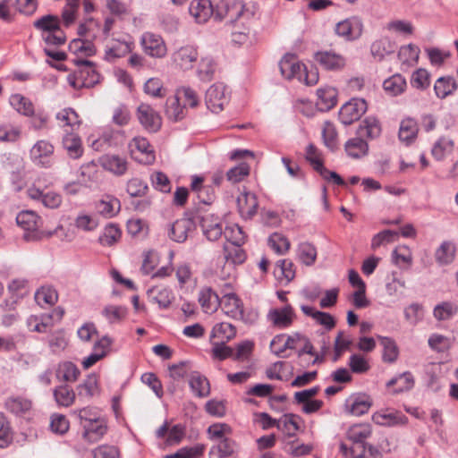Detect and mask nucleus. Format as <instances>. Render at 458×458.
I'll list each match as a JSON object with an SVG mask.
<instances>
[{"instance_id":"1","label":"nucleus","mask_w":458,"mask_h":458,"mask_svg":"<svg viewBox=\"0 0 458 458\" xmlns=\"http://www.w3.org/2000/svg\"><path fill=\"white\" fill-rule=\"evenodd\" d=\"M207 434L215 445L210 449L216 458H238L240 445L231 437L233 429L226 423H213L207 429Z\"/></svg>"},{"instance_id":"2","label":"nucleus","mask_w":458,"mask_h":458,"mask_svg":"<svg viewBox=\"0 0 458 458\" xmlns=\"http://www.w3.org/2000/svg\"><path fill=\"white\" fill-rule=\"evenodd\" d=\"M36 30L40 31L41 38L47 46H63L66 42V35L61 29V20L56 15L47 14L33 22Z\"/></svg>"},{"instance_id":"3","label":"nucleus","mask_w":458,"mask_h":458,"mask_svg":"<svg viewBox=\"0 0 458 458\" xmlns=\"http://www.w3.org/2000/svg\"><path fill=\"white\" fill-rule=\"evenodd\" d=\"M251 13L242 3H234L225 11L226 25L232 27L233 41L242 43L247 39L249 29L246 24Z\"/></svg>"},{"instance_id":"4","label":"nucleus","mask_w":458,"mask_h":458,"mask_svg":"<svg viewBox=\"0 0 458 458\" xmlns=\"http://www.w3.org/2000/svg\"><path fill=\"white\" fill-rule=\"evenodd\" d=\"M75 64L79 68L74 72L72 79L70 78L72 87L74 89L91 88L99 82L100 75L90 61L76 59Z\"/></svg>"},{"instance_id":"5","label":"nucleus","mask_w":458,"mask_h":458,"mask_svg":"<svg viewBox=\"0 0 458 458\" xmlns=\"http://www.w3.org/2000/svg\"><path fill=\"white\" fill-rule=\"evenodd\" d=\"M219 305L224 313L233 319L242 320L249 324L254 323L257 319L256 313H250L248 316L244 315L243 304L234 293L224 295L220 300Z\"/></svg>"},{"instance_id":"6","label":"nucleus","mask_w":458,"mask_h":458,"mask_svg":"<svg viewBox=\"0 0 458 458\" xmlns=\"http://www.w3.org/2000/svg\"><path fill=\"white\" fill-rule=\"evenodd\" d=\"M16 223L23 231V238L27 242H35L41 238L38 231L42 220L37 213L31 210H22L16 216Z\"/></svg>"},{"instance_id":"7","label":"nucleus","mask_w":458,"mask_h":458,"mask_svg":"<svg viewBox=\"0 0 458 458\" xmlns=\"http://www.w3.org/2000/svg\"><path fill=\"white\" fill-rule=\"evenodd\" d=\"M297 316L293 306L289 303L282 307L269 310L267 315V320L277 329H285L290 327Z\"/></svg>"},{"instance_id":"8","label":"nucleus","mask_w":458,"mask_h":458,"mask_svg":"<svg viewBox=\"0 0 458 458\" xmlns=\"http://www.w3.org/2000/svg\"><path fill=\"white\" fill-rule=\"evenodd\" d=\"M189 12L197 23L207 22L213 15L216 21H222L224 16L219 13H215L214 6L210 0H193L191 2Z\"/></svg>"},{"instance_id":"9","label":"nucleus","mask_w":458,"mask_h":458,"mask_svg":"<svg viewBox=\"0 0 458 458\" xmlns=\"http://www.w3.org/2000/svg\"><path fill=\"white\" fill-rule=\"evenodd\" d=\"M362 31V21L357 16H352L339 21L335 28L336 35L346 41H353L360 38Z\"/></svg>"},{"instance_id":"10","label":"nucleus","mask_w":458,"mask_h":458,"mask_svg":"<svg viewBox=\"0 0 458 458\" xmlns=\"http://www.w3.org/2000/svg\"><path fill=\"white\" fill-rule=\"evenodd\" d=\"M131 156L143 165L154 163L156 156L148 140L143 137H134L130 144Z\"/></svg>"},{"instance_id":"11","label":"nucleus","mask_w":458,"mask_h":458,"mask_svg":"<svg viewBox=\"0 0 458 458\" xmlns=\"http://www.w3.org/2000/svg\"><path fill=\"white\" fill-rule=\"evenodd\" d=\"M136 114L140 123L146 131L157 132L161 128V116L150 105L141 103L137 108Z\"/></svg>"},{"instance_id":"12","label":"nucleus","mask_w":458,"mask_h":458,"mask_svg":"<svg viewBox=\"0 0 458 458\" xmlns=\"http://www.w3.org/2000/svg\"><path fill=\"white\" fill-rule=\"evenodd\" d=\"M368 108L363 98H352L339 111V119L344 125H349L359 120Z\"/></svg>"},{"instance_id":"13","label":"nucleus","mask_w":458,"mask_h":458,"mask_svg":"<svg viewBox=\"0 0 458 458\" xmlns=\"http://www.w3.org/2000/svg\"><path fill=\"white\" fill-rule=\"evenodd\" d=\"M227 103L226 87L223 83H215L208 88L206 92V105L211 112H221Z\"/></svg>"},{"instance_id":"14","label":"nucleus","mask_w":458,"mask_h":458,"mask_svg":"<svg viewBox=\"0 0 458 458\" xmlns=\"http://www.w3.org/2000/svg\"><path fill=\"white\" fill-rule=\"evenodd\" d=\"M314 60L327 71L338 72L346 65V58L334 50L318 51Z\"/></svg>"},{"instance_id":"15","label":"nucleus","mask_w":458,"mask_h":458,"mask_svg":"<svg viewBox=\"0 0 458 458\" xmlns=\"http://www.w3.org/2000/svg\"><path fill=\"white\" fill-rule=\"evenodd\" d=\"M198 58V47L194 45L182 46L176 49L172 55L173 63L184 71L191 69Z\"/></svg>"},{"instance_id":"16","label":"nucleus","mask_w":458,"mask_h":458,"mask_svg":"<svg viewBox=\"0 0 458 458\" xmlns=\"http://www.w3.org/2000/svg\"><path fill=\"white\" fill-rule=\"evenodd\" d=\"M54 154V146L47 140H38L30 151L32 162L42 167H50L51 157Z\"/></svg>"},{"instance_id":"17","label":"nucleus","mask_w":458,"mask_h":458,"mask_svg":"<svg viewBox=\"0 0 458 458\" xmlns=\"http://www.w3.org/2000/svg\"><path fill=\"white\" fill-rule=\"evenodd\" d=\"M195 229L196 224L192 219L182 217L169 225L167 234L172 241L182 243Z\"/></svg>"},{"instance_id":"18","label":"nucleus","mask_w":458,"mask_h":458,"mask_svg":"<svg viewBox=\"0 0 458 458\" xmlns=\"http://www.w3.org/2000/svg\"><path fill=\"white\" fill-rule=\"evenodd\" d=\"M144 52L155 58H162L166 55V46L159 35L146 32L141 36L140 40Z\"/></svg>"},{"instance_id":"19","label":"nucleus","mask_w":458,"mask_h":458,"mask_svg":"<svg viewBox=\"0 0 458 458\" xmlns=\"http://www.w3.org/2000/svg\"><path fill=\"white\" fill-rule=\"evenodd\" d=\"M282 75L287 79H298L301 81L305 72V66L300 64L297 56L293 54H286L279 63Z\"/></svg>"},{"instance_id":"20","label":"nucleus","mask_w":458,"mask_h":458,"mask_svg":"<svg viewBox=\"0 0 458 458\" xmlns=\"http://www.w3.org/2000/svg\"><path fill=\"white\" fill-rule=\"evenodd\" d=\"M199 225L203 234L208 241L218 240L224 233L222 219L213 214H205L201 216Z\"/></svg>"},{"instance_id":"21","label":"nucleus","mask_w":458,"mask_h":458,"mask_svg":"<svg viewBox=\"0 0 458 458\" xmlns=\"http://www.w3.org/2000/svg\"><path fill=\"white\" fill-rule=\"evenodd\" d=\"M101 167L115 176L124 175L129 168V162L126 157L114 154H106L98 160Z\"/></svg>"},{"instance_id":"22","label":"nucleus","mask_w":458,"mask_h":458,"mask_svg":"<svg viewBox=\"0 0 458 458\" xmlns=\"http://www.w3.org/2000/svg\"><path fill=\"white\" fill-rule=\"evenodd\" d=\"M30 199L40 201L47 208H57L62 204V196L55 191L44 192L40 189L30 186L27 190Z\"/></svg>"},{"instance_id":"23","label":"nucleus","mask_w":458,"mask_h":458,"mask_svg":"<svg viewBox=\"0 0 458 458\" xmlns=\"http://www.w3.org/2000/svg\"><path fill=\"white\" fill-rule=\"evenodd\" d=\"M82 438L89 443L99 441L107 432V423L105 417L94 422L81 426Z\"/></svg>"},{"instance_id":"24","label":"nucleus","mask_w":458,"mask_h":458,"mask_svg":"<svg viewBox=\"0 0 458 458\" xmlns=\"http://www.w3.org/2000/svg\"><path fill=\"white\" fill-rule=\"evenodd\" d=\"M95 209L99 216L112 218L120 212L121 202L114 196L105 195L95 203Z\"/></svg>"},{"instance_id":"25","label":"nucleus","mask_w":458,"mask_h":458,"mask_svg":"<svg viewBox=\"0 0 458 458\" xmlns=\"http://www.w3.org/2000/svg\"><path fill=\"white\" fill-rule=\"evenodd\" d=\"M347 437L353 443L352 448L362 450V446H369L365 445L364 441L371 435V427L369 424H355L349 428Z\"/></svg>"},{"instance_id":"26","label":"nucleus","mask_w":458,"mask_h":458,"mask_svg":"<svg viewBox=\"0 0 458 458\" xmlns=\"http://www.w3.org/2000/svg\"><path fill=\"white\" fill-rule=\"evenodd\" d=\"M237 206L242 217L250 218L258 209L256 195L248 191L242 192L237 198Z\"/></svg>"},{"instance_id":"27","label":"nucleus","mask_w":458,"mask_h":458,"mask_svg":"<svg viewBox=\"0 0 458 458\" xmlns=\"http://www.w3.org/2000/svg\"><path fill=\"white\" fill-rule=\"evenodd\" d=\"M55 377L63 382H75L81 376V370L72 361L64 360L57 364L55 369Z\"/></svg>"},{"instance_id":"28","label":"nucleus","mask_w":458,"mask_h":458,"mask_svg":"<svg viewBox=\"0 0 458 458\" xmlns=\"http://www.w3.org/2000/svg\"><path fill=\"white\" fill-rule=\"evenodd\" d=\"M381 134V125L375 117H367L360 122L357 129V136L361 139L374 140Z\"/></svg>"},{"instance_id":"29","label":"nucleus","mask_w":458,"mask_h":458,"mask_svg":"<svg viewBox=\"0 0 458 458\" xmlns=\"http://www.w3.org/2000/svg\"><path fill=\"white\" fill-rule=\"evenodd\" d=\"M63 147L67 151V154L72 158H79L82 156L83 148L82 142L78 134L73 131L65 130V134L63 138Z\"/></svg>"},{"instance_id":"30","label":"nucleus","mask_w":458,"mask_h":458,"mask_svg":"<svg viewBox=\"0 0 458 458\" xmlns=\"http://www.w3.org/2000/svg\"><path fill=\"white\" fill-rule=\"evenodd\" d=\"M189 386L197 397H207L210 394L209 381L198 371H192L190 374Z\"/></svg>"},{"instance_id":"31","label":"nucleus","mask_w":458,"mask_h":458,"mask_svg":"<svg viewBox=\"0 0 458 458\" xmlns=\"http://www.w3.org/2000/svg\"><path fill=\"white\" fill-rule=\"evenodd\" d=\"M344 150L349 157L358 159L368 154L369 145L366 140L356 136L345 142Z\"/></svg>"},{"instance_id":"32","label":"nucleus","mask_w":458,"mask_h":458,"mask_svg":"<svg viewBox=\"0 0 458 458\" xmlns=\"http://www.w3.org/2000/svg\"><path fill=\"white\" fill-rule=\"evenodd\" d=\"M220 300L218 295L210 287H204L199 291V302L206 313L216 311L219 306Z\"/></svg>"},{"instance_id":"33","label":"nucleus","mask_w":458,"mask_h":458,"mask_svg":"<svg viewBox=\"0 0 458 458\" xmlns=\"http://www.w3.org/2000/svg\"><path fill=\"white\" fill-rule=\"evenodd\" d=\"M236 327L227 322L216 324L210 334V342L217 339V342H229L236 336Z\"/></svg>"},{"instance_id":"34","label":"nucleus","mask_w":458,"mask_h":458,"mask_svg":"<svg viewBox=\"0 0 458 458\" xmlns=\"http://www.w3.org/2000/svg\"><path fill=\"white\" fill-rule=\"evenodd\" d=\"M407 88L405 78L400 73H395L383 82V89L386 94L396 97L403 94Z\"/></svg>"},{"instance_id":"35","label":"nucleus","mask_w":458,"mask_h":458,"mask_svg":"<svg viewBox=\"0 0 458 458\" xmlns=\"http://www.w3.org/2000/svg\"><path fill=\"white\" fill-rule=\"evenodd\" d=\"M53 396L57 405L70 407L76 399L74 390L67 384L60 385L53 390Z\"/></svg>"},{"instance_id":"36","label":"nucleus","mask_w":458,"mask_h":458,"mask_svg":"<svg viewBox=\"0 0 458 458\" xmlns=\"http://www.w3.org/2000/svg\"><path fill=\"white\" fill-rule=\"evenodd\" d=\"M56 119L64 130L73 131L81 125L79 115L72 108H64L56 114Z\"/></svg>"},{"instance_id":"37","label":"nucleus","mask_w":458,"mask_h":458,"mask_svg":"<svg viewBox=\"0 0 458 458\" xmlns=\"http://www.w3.org/2000/svg\"><path fill=\"white\" fill-rule=\"evenodd\" d=\"M454 150V141L452 139L443 136L440 137L432 146L431 155L437 161H442Z\"/></svg>"},{"instance_id":"38","label":"nucleus","mask_w":458,"mask_h":458,"mask_svg":"<svg viewBox=\"0 0 458 458\" xmlns=\"http://www.w3.org/2000/svg\"><path fill=\"white\" fill-rule=\"evenodd\" d=\"M165 114L172 121L182 120L185 116V106L180 104V98L177 94L166 99Z\"/></svg>"},{"instance_id":"39","label":"nucleus","mask_w":458,"mask_h":458,"mask_svg":"<svg viewBox=\"0 0 458 458\" xmlns=\"http://www.w3.org/2000/svg\"><path fill=\"white\" fill-rule=\"evenodd\" d=\"M386 386L388 387L396 386L394 389V394L409 391L414 386V377L410 371H406L389 380Z\"/></svg>"},{"instance_id":"40","label":"nucleus","mask_w":458,"mask_h":458,"mask_svg":"<svg viewBox=\"0 0 458 458\" xmlns=\"http://www.w3.org/2000/svg\"><path fill=\"white\" fill-rule=\"evenodd\" d=\"M4 406L16 416H22L30 411L31 402L22 397H10L5 401Z\"/></svg>"},{"instance_id":"41","label":"nucleus","mask_w":458,"mask_h":458,"mask_svg":"<svg viewBox=\"0 0 458 458\" xmlns=\"http://www.w3.org/2000/svg\"><path fill=\"white\" fill-rule=\"evenodd\" d=\"M317 95L318 98L317 106L320 110H329L336 105L337 94L334 88L318 89Z\"/></svg>"},{"instance_id":"42","label":"nucleus","mask_w":458,"mask_h":458,"mask_svg":"<svg viewBox=\"0 0 458 458\" xmlns=\"http://www.w3.org/2000/svg\"><path fill=\"white\" fill-rule=\"evenodd\" d=\"M418 124L412 118H406L401 122L399 129L400 140L410 144L417 136Z\"/></svg>"},{"instance_id":"43","label":"nucleus","mask_w":458,"mask_h":458,"mask_svg":"<svg viewBox=\"0 0 458 458\" xmlns=\"http://www.w3.org/2000/svg\"><path fill=\"white\" fill-rule=\"evenodd\" d=\"M455 246L452 242H442L435 253L437 262L440 265L452 263L455 258Z\"/></svg>"},{"instance_id":"44","label":"nucleus","mask_w":458,"mask_h":458,"mask_svg":"<svg viewBox=\"0 0 458 458\" xmlns=\"http://www.w3.org/2000/svg\"><path fill=\"white\" fill-rule=\"evenodd\" d=\"M98 389V377L96 374L89 375L82 383L77 386L76 391L79 398L90 399Z\"/></svg>"},{"instance_id":"45","label":"nucleus","mask_w":458,"mask_h":458,"mask_svg":"<svg viewBox=\"0 0 458 458\" xmlns=\"http://www.w3.org/2000/svg\"><path fill=\"white\" fill-rule=\"evenodd\" d=\"M10 104L17 112L25 116H32L34 114V106L32 102L21 94L12 95Z\"/></svg>"},{"instance_id":"46","label":"nucleus","mask_w":458,"mask_h":458,"mask_svg":"<svg viewBox=\"0 0 458 458\" xmlns=\"http://www.w3.org/2000/svg\"><path fill=\"white\" fill-rule=\"evenodd\" d=\"M34 297L36 302L41 307L55 305L58 300L57 292L52 286H42L35 293Z\"/></svg>"},{"instance_id":"47","label":"nucleus","mask_w":458,"mask_h":458,"mask_svg":"<svg viewBox=\"0 0 458 458\" xmlns=\"http://www.w3.org/2000/svg\"><path fill=\"white\" fill-rule=\"evenodd\" d=\"M300 416L293 413L284 414L278 423V429L282 430L289 437H293L299 430Z\"/></svg>"},{"instance_id":"48","label":"nucleus","mask_w":458,"mask_h":458,"mask_svg":"<svg viewBox=\"0 0 458 458\" xmlns=\"http://www.w3.org/2000/svg\"><path fill=\"white\" fill-rule=\"evenodd\" d=\"M72 414L79 420L81 427L103 418L100 411L93 407L73 410Z\"/></svg>"},{"instance_id":"49","label":"nucleus","mask_w":458,"mask_h":458,"mask_svg":"<svg viewBox=\"0 0 458 458\" xmlns=\"http://www.w3.org/2000/svg\"><path fill=\"white\" fill-rule=\"evenodd\" d=\"M420 53V50L419 47L413 44H409L400 48L398 52V58L403 64L408 66H412L417 64Z\"/></svg>"},{"instance_id":"50","label":"nucleus","mask_w":458,"mask_h":458,"mask_svg":"<svg viewBox=\"0 0 458 458\" xmlns=\"http://www.w3.org/2000/svg\"><path fill=\"white\" fill-rule=\"evenodd\" d=\"M227 244L243 245L246 242V234L242 228L237 224L227 225L225 228L224 233Z\"/></svg>"},{"instance_id":"51","label":"nucleus","mask_w":458,"mask_h":458,"mask_svg":"<svg viewBox=\"0 0 458 458\" xmlns=\"http://www.w3.org/2000/svg\"><path fill=\"white\" fill-rule=\"evenodd\" d=\"M133 47L132 42L115 41L113 46L106 51V58L109 61L123 57L131 53Z\"/></svg>"},{"instance_id":"52","label":"nucleus","mask_w":458,"mask_h":458,"mask_svg":"<svg viewBox=\"0 0 458 458\" xmlns=\"http://www.w3.org/2000/svg\"><path fill=\"white\" fill-rule=\"evenodd\" d=\"M242 245L237 244H225L224 245V256L226 261H231L233 264H242L246 259V254Z\"/></svg>"},{"instance_id":"53","label":"nucleus","mask_w":458,"mask_h":458,"mask_svg":"<svg viewBox=\"0 0 458 458\" xmlns=\"http://www.w3.org/2000/svg\"><path fill=\"white\" fill-rule=\"evenodd\" d=\"M456 88V82L451 77H441L437 80L434 85V90L439 98H445L448 95L452 94Z\"/></svg>"},{"instance_id":"54","label":"nucleus","mask_w":458,"mask_h":458,"mask_svg":"<svg viewBox=\"0 0 458 458\" xmlns=\"http://www.w3.org/2000/svg\"><path fill=\"white\" fill-rule=\"evenodd\" d=\"M378 338L383 346V360L390 363L395 361L399 353L395 342L386 336H379Z\"/></svg>"},{"instance_id":"55","label":"nucleus","mask_w":458,"mask_h":458,"mask_svg":"<svg viewBox=\"0 0 458 458\" xmlns=\"http://www.w3.org/2000/svg\"><path fill=\"white\" fill-rule=\"evenodd\" d=\"M80 0H67L62 11L61 23L66 28L70 27L77 19Z\"/></svg>"},{"instance_id":"56","label":"nucleus","mask_w":458,"mask_h":458,"mask_svg":"<svg viewBox=\"0 0 458 458\" xmlns=\"http://www.w3.org/2000/svg\"><path fill=\"white\" fill-rule=\"evenodd\" d=\"M216 63L211 57L201 58L197 71L199 78L203 81H211L216 72Z\"/></svg>"},{"instance_id":"57","label":"nucleus","mask_w":458,"mask_h":458,"mask_svg":"<svg viewBox=\"0 0 458 458\" xmlns=\"http://www.w3.org/2000/svg\"><path fill=\"white\" fill-rule=\"evenodd\" d=\"M305 158L318 173L325 167L322 153L314 144H309L307 146Z\"/></svg>"},{"instance_id":"58","label":"nucleus","mask_w":458,"mask_h":458,"mask_svg":"<svg viewBox=\"0 0 458 458\" xmlns=\"http://www.w3.org/2000/svg\"><path fill=\"white\" fill-rule=\"evenodd\" d=\"M457 311L458 307L454 303L443 301L434 308L433 314L437 320H447L454 316Z\"/></svg>"},{"instance_id":"59","label":"nucleus","mask_w":458,"mask_h":458,"mask_svg":"<svg viewBox=\"0 0 458 458\" xmlns=\"http://www.w3.org/2000/svg\"><path fill=\"white\" fill-rule=\"evenodd\" d=\"M348 366L354 374H365L370 369L369 360L360 353H354L350 356Z\"/></svg>"},{"instance_id":"60","label":"nucleus","mask_w":458,"mask_h":458,"mask_svg":"<svg viewBox=\"0 0 458 458\" xmlns=\"http://www.w3.org/2000/svg\"><path fill=\"white\" fill-rule=\"evenodd\" d=\"M121 237V230L114 224L107 225L102 235L99 236V242L104 246H112L119 241Z\"/></svg>"},{"instance_id":"61","label":"nucleus","mask_w":458,"mask_h":458,"mask_svg":"<svg viewBox=\"0 0 458 458\" xmlns=\"http://www.w3.org/2000/svg\"><path fill=\"white\" fill-rule=\"evenodd\" d=\"M103 316L110 323H118L127 315V308L124 306L108 305L102 311Z\"/></svg>"},{"instance_id":"62","label":"nucleus","mask_w":458,"mask_h":458,"mask_svg":"<svg viewBox=\"0 0 458 458\" xmlns=\"http://www.w3.org/2000/svg\"><path fill=\"white\" fill-rule=\"evenodd\" d=\"M148 190L147 182L138 177L130 179L126 184V191L131 197H143Z\"/></svg>"},{"instance_id":"63","label":"nucleus","mask_w":458,"mask_h":458,"mask_svg":"<svg viewBox=\"0 0 458 458\" xmlns=\"http://www.w3.org/2000/svg\"><path fill=\"white\" fill-rule=\"evenodd\" d=\"M268 244L277 254L284 255L290 249V242L283 234L275 233L268 238Z\"/></svg>"},{"instance_id":"64","label":"nucleus","mask_w":458,"mask_h":458,"mask_svg":"<svg viewBox=\"0 0 458 458\" xmlns=\"http://www.w3.org/2000/svg\"><path fill=\"white\" fill-rule=\"evenodd\" d=\"M298 257L307 266L312 265L317 258V250L309 242H302L298 247Z\"/></svg>"}]
</instances>
